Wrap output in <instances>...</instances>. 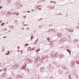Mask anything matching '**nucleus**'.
Masks as SVG:
<instances>
[{
  "label": "nucleus",
  "instance_id": "nucleus-21",
  "mask_svg": "<svg viewBox=\"0 0 79 79\" xmlns=\"http://www.w3.org/2000/svg\"><path fill=\"white\" fill-rule=\"evenodd\" d=\"M55 8V7L54 6H52V7H51L49 8V9H53V8Z\"/></svg>",
  "mask_w": 79,
  "mask_h": 79
},
{
  "label": "nucleus",
  "instance_id": "nucleus-37",
  "mask_svg": "<svg viewBox=\"0 0 79 79\" xmlns=\"http://www.w3.org/2000/svg\"><path fill=\"white\" fill-rule=\"evenodd\" d=\"M32 39H33V36H31V40H32Z\"/></svg>",
  "mask_w": 79,
  "mask_h": 79
},
{
  "label": "nucleus",
  "instance_id": "nucleus-15",
  "mask_svg": "<svg viewBox=\"0 0 79 79\" xmlns=\"http://www.w3.org/2000/svg\"><path fill=\"white\" fill-rule=\"evenodd\" d=\"M66 74L67 76H68V75H69V72H66Z\"/></svg>",
  "mask_w": 79,
  "mask_h": 79
},
{
  "label": "nucleus",
  "instance_id": "nucleus-30",
  "mask_svg": "<svg viewBox=\"0 0 79 79\" xmlns=\"http://www.w3.org/2000/svg\"><path fill=\"white\" fill-rule=\"evenodd\" d=\"M50 79H54V78H53V77H51L50 78Z\"/></svg>",
  "mask_w": 79,
  "mask_h": 79
},
{
  "label": "nucleus",
  "instance_id": "nucleus-1",
  "mask_svg": "<svg viewBox=\"0 0 79 79\" xmlns=\"http://www.w3.org/2000/svg\"><path fill=\"white\" fill-rule=\"evenodd\" d=\"M58 56V53H56L55 54L53 52H52L51 56V58H54V57H55V58H57Z\"/></svg>",
  "mask_w": 79,
  "mask_h": 79
},
{
  "label": "nucleus",
  "instance_id": "nucleus-56",
  "mask_svg": "<svg viewBox=\"0 0 79 79\" xmlns=\"http://www.w3.org/2000/svg\"><path fill=\"white\" fill-rule=\"evenodd\" d=\"M5 31H7V29L5 28Z\"/></svg>",
  "mask_w": 79,
  "mask_h": 79
},
{
  "label": "nucleus",
  "instance_id": "nucleus-57",
  "mask_svg": "<svg viewBox=\"0 0 79 79\" xmlns=\"http://www.w3.org/2000/svg\"><path fill=\"white\" fill-rule=\"evenodd\" d=\"M40 27H41V26H39V28H40Z\"/></svg>",
  "mask_w": 79,
  "mask_h": 79
},
{
  "label": "nucleus",
  "instance_id": "nucleus-59",
  "mask_svg": "<svg viewBox=\"0 0 79 79\" xmlns=\"http://www.w3.org/2000/svg\"><path fill=\"white\" fill-rule=\"evenodd\" d=\"M38 21H40V19H39Z\"/></svg>",
  "mask_w": 79,
  "mask_h": 79
},
{
  "label": "nucleus",
  "instance_id": "nucleus-47",
  "mask_svg": "<svg viewBox=\"0 0 79 79\" xmlns=\"http://www.w3.org/2000/svg\"><path fill=\"white\" fill-rule=\"evenodd\" d=\"M18 49H19V48H20L19 46H18Z\"/></svg>",
  "mask_w": 79,
  "mask_h": 79
},
{
  "label": "nucleus",
  "instance_id": "nucleus-43",
  "mask_svg": "<svg viewBox=\"0 0 79 79\" xmlns=\"http://www.w3.org/2000/svg\"><path fill=\"white\" fill-rule=\"evenodd\" d=\"M7 69L6 68H5V69L4 70H5V71H6V70Z\"/></svg>",
  "mask_w": 79,
  "mask_h": 79
},
{
  "label": "nucleus",
  "instance_id": "nucleus-10",
  "mask_svg": "<svg viewBox=\"0 0 79 79\" xmlns=\"http://www.w3.org/2000/svg\"><path fill=\"white\" fill-rule=\"evenodd\" d=\"M71 64L72 65H74V64H75V62L72 61L71 62Z\"/></svg>",
  "mask_w": 79,
  "mask_h": 79
},
{
  "label": "nucleus",
  "instance_id": "nucleus-31",
  "mask_svg": "<svg viewBox=\"0 0 79 79\" xmlns=\"http://www.w3.org/2000/svg\"><path fill=\"white\" fill-rule=\"evenodd\" d=\"M11 27L12 29H13V28H14V26L12 25L11 26Z\"/></svg>",
  "mask_w": 79,
  "mask_h": 79
},
{
  "label": "nucleus",
  "instance_id": "nucleus-33",
  "mask_svg": "<svg viewBox=\"0 0 79 79\" xmlns=\"http://www.w3.org/2000/svg\"><path fill=\"white\" fill-rule=\"evenodd\" d=\"M39 51H40V49H38V50H37L36 52H39Z\"/></svg>",
  "mask_w": 79,
  "mask_h": 79
},
{
  "label": "nucleus",
  "instance_id": "nucleus-49",
  "mask_svg": "<svg viewBox=\"0 0 79 79\" xmlns=\"http://www.w3.org/2000/svg\"><path fill=\"white\" fill-rule=\"evenodd\" d=\"M69 32H71V31L70 30H69Z\"/></svg>",
  "mask_w": 79,
  "mask_h": 79
},
{
  "label": "nucleus",
  "instance_id": "nucleus-24",
  "mask_svg": "<svg viewBox=\"0 0 79 79\" xmlns=\"http://www.w3.org/2000/svg\"><path fill=\"white\" fill-rule=\"evenodd\" d=\"M28 45H29V44H26L25 45V47H26V46H27Z\"/></svg>",
  "mask_w": 79,
  "mask_h": 79
},
{
  "label": "nucleus",
  "instance_id": "nucleus-55",
  "mask_svg": "<svg viewBox=\"0 0 79 79\" xmlns=\"http://www.w3.org/2000/svg\"><path fill=\"white\" fill-rule=\"evenodd\" d=\"M31 79H34V78L33 77H32L31 78Z\"/></svg>",
  "mask_w": 79,
  "mask_h": 79
},
{
  "label": "nucleus",
  "instance_id": "nucleus-26",
  "mask_svg": "<svg viewBox=\"0 0 79 79\" xmlns=\"http://www.w3.org/2000/svg\"><path fill=\"white\" fill-rule=\"evenodd\" d=\"M71 75H69V79H71Z\"/></svg>",
  "mask_w": 79,
  "mask_h": 79
},
{
  "label": "nucleus",
  "instance_id": "nucleus-7",
  "mask_svg": "<svg viewBox=\"0 0 79 79\" xmlns=\"http://www.w3.org/2000/svg\"><path fill=\"white\" fill-rule=\"evenodd\" d=\"M17 6L19 8H20L22 7V5L20 3Z\"/></svg>",
  "mask_w": 79,
  "mask_h": 79
},
{
  "label": "nucleus",
  "instance_id": "nucleus-44",
  "mask_svg": "<svg viewBox=\"0 0 79 79\" xmlns=\"http://www.w3.org/2000/svg\"><path fill=\"white\" fill-rule=\"evenodd\" d=\"M39 10H42V9L40 8H39Z\"/></svg>",
  "mask_w": 79,
  "mask_h": 79
},
{
  "label": "nucleus",
  "instance_id": "nucleus-46",
  "mask_svg": "<svg viewBox=\"0 0 79 79\" xmlns=\"http://www.w3.org/2000/svg\"><path fill=\"white\" fill-rule=\"evenodd\" d=\"M23 26H27V25L25 24L23 25Z\"/></svg>",
  "mask_w": 79,
  "mask_h": 79
},
{
  "label": "nucleus",
  "instance_id": "nucleus-9",
  "mask_svg": "<svg viewBox=\"0 0 79 79\" xmlns=\"http://www.w3.org/2000/svg\"><path fill=\"white\" fill-rule=\"evenodd\" d=\"M39 39V38H38L36 40L34 44V45H36L37 44V41H38V40Z\"/></svg>",
  "mask_w": 79,
  "mask_h": 79
},
{
  "label": "nucleus",
  "instance_id": "nucleus-19",
  "mask_svg": "<svg viewBox=\"0 0 79 79\" xmlns=\"http://www.w3.org/2000/svg\"><path fill=\"white\" fill-rule=\"evenodd\" d=\"M28 60H29V62H32V60H31V59H28Z\"/></svg>",
  "mask_w": 79,
  "mask_h": 79
},
{
  "label": "nucleus",
  "instance_id": "nucleus-58",
  "mask_svg": "<svg viewBox=\"0 0 79 79\" xmlns=\"http://www.w3.org/2000/svg\"><path fill=\"white\" fill-rule=\"evenodd\" d=\"M41 19V20H42V19H43L41 18V19Z\"/></svg>",
  "mask_w": 79,
  "mask_h": 79
},
{
  "label": "nucleus",
  "instance_id": "nucleus-48",
  "mask_svg": "<svg viewBox=\"0 0 79 79\" xmlns=\"http://www.w3.org/2000/svg\"><path fill=\"white\" fill-rule=\"evenodd\" d=\"M20 52H21V53H22L23 52V51L21 50V51H20Z\"/></svg>",
  "mask_w": 79,
  "mask_h": 79
},
{
  "label": "nucleus",
  "instance_id": "nucleus-36",
  "mask_svg": "<svg viewBox=\"0 0 79 79\" xmlns=\"http://www.w3.org/2000/svg\"><path fill=\"white\" fill-rule=\"evenodd\" d=\"M45 57L47 58H48L49 57L48 56H45Z\"/></svg>",
  "mask_w": 79,
  "mask_h": 79
},
{
  "label": "nucleus",
  "instance_id": "nucleus-62",
  "mask_svg": "<svg viewBox=\"0 0 79 79\" xmlns=\"http://www.w3.org/2000/svg\"><path fill=\"white\" fill-rule=\"evenodd\" d=\"M49 41H50V40H48V42H49Z\"/></svg>",
  "mask_w": 79,
  "mask_h": 79
},
{
  "label": "nucleus",
  "instance_id": "nucleus-32",
  "mask_svg": "<svg viewBox=\"0 0 79 79\" xmlns=\"http://www.w3.org/2000/svg\"><path fill=\"white\" fill-rule=\"evenodd\" d=\"M16 13H17L16 11L14 12V15H16Z\"/></svg>",
  "mask_w": 79,
  "mask_h": 79
},
{
  "label": "nucleus",
  "instance_id": "nucleus-14",
  "mask_svg": "<svg viewBox=\"0 0 79 79\" xmlns=\"http://www.w3.org/2000/svg\"><path fill=\"white\" fill-rule=\"evenodd\" d=\"M40 70H41V72H42V71H44V67H41Z\"/></svg>",
  "mask_w": 79,
  "mask_h": 79
},
{
  "label": "nucleus",
  "instance_id": "nucleus-39",
  "mask_svg": "<svg viewBox=\"0 0 79 79\" xmlns=\"http://www.w3.org/2000/svg\"><path fill=\"white\" fill-rule=\"evenodd\" d=\"M74 42H77L76 40H74Z\"/></svg>",
  "mask_w": 79,
  "mask_h": 79
},
{
  "label": "nucleus",
  "instance_id": "nucleus-52",
  "mask_svg": "<svg viewBox=\"0 0 79 79\" xmlns=\"http://www.w3.org/2000/svg\"><path fill=\"white\" fill-rule=\"evenodd\" d=\"M50 2V3H53V1H51Z\"/></svg>",
  "mask_w": 79,
  "mask_h": 79
},
{
  "label": "nucleus",
  "instance_id": "nucleus-5",
  "mask_svg": "<svg viewBox=\"0 0 79 79\" xmlns=\"http://www.w3.org/2000/svg\"><path fill=\"white\" fill-rule=\"evenodd\" d=\"M20 77H22V75H18L16 76V78L17 79H19Z\"/></svg>",
  "mask_w": 79,
  "mask_h": 79
},
{
  "label": "nucleus",
  "instance_id": "nucleus-12",
  "mask_svg": "<svg viewBox=\"0 0 79 79\" xmlns=\"http://www.w3.org/2000/svg\"><path fill=\"white\" fill-rule=\"evenodd\" d=\"M19 4H20V3H19L18 2H17L15 3V5H16V6H18Z\"/></svg>",
  "mask_w": 79,
  "mask_h": 79
},
{
  "label": "nucleus",
  "instance_id": "nucleus-22",
  "mask_svg": "<svg viewBox=\"0 0 79 79\" xmlns=\"http://www.w3.org/2000/svg\"><path fill=\"white\" fill-rule=\"evenodd\" d=\"M45 2V0H42L41 1H40L38 2V3H39L40 2Z\"/></svg>",
  "mask_w": 79,
  "mask_h": 79
},
{
  "label": "nucleus",
  "instance_id": "nucleus-51",
  "mask_svg": "<svg viewBox=\"0 0 79 79\" xmlns=\"http://www.w3.org/2000/svg\"><path fill=\"white\" fill-rule=\"evenodd\" d=\"M26 16L25 15L24 16V18H26Z\"/></svg>",
  "mask_w": 79,
  "mask_h": 79
},
{
  "label": "nucleus",
  "instance_id": "nucleus-64",
  "mask_svg": "<svg viewBox=\"0 0 79 79\" xmlns=\"http://www.w3.org/2000/svg\"><path fill=\"white\" fill-rule=\"evenodd\" d=\"M2 69H0V71H2Z\"/></svg>",
  "mask_w": 79,
  "mask_h": 79
},
{
  "label": "nucleus",
  "instance_id": "nucleus-61",
  "mask_svg": "<svg viewBox=\"0 0 79 79\" xmlns=\"http://www.w3.org/2000/svg\"><path fill=\"white\" fill-rule=\"evenodd\" d=\"M38 6V7H39V6Z\"/></svg>",
  "mask_w": 79,
  "mask_h": 79
},
{
  "label": "nucleus",
  "instance_id": "nucleus-63",
  "mask_svg": "<svg viewBox=\"0 0 79 79\" xmlns=\"http://www.w3.org/2000/svg\"><path fill=\"white\" fill-rule=\"evenodd\" d=\"M31 11H34V10H32Z\"/></svg>",
  "mask_w": 79,
  "mask_h": 79
},
{
  "label": "nucleus",
  "instance_id": "nucleus-16",
  "mask_svg": "<svg viewBox=\"0 0 79 79\" xmlns=\"http://www.w3.org/2000/svg\"><path fill=\"white\" fill-rule=\"evenodd\" d=\"M20 59L21 60H24V57H20Z\"/></svg>",
  "mask_w": 79,
  "mask_h": 79
},
{
  "label": "nucleus",
  "instance_id": "nucleus-23",
  "mask_svg": "<svg viewBox=\"0 0 79 79\" xmlns=\"http://www.w3.org/2000/svg\"><path fill=\"white\" fill-rule=\"evenodd\" d=\"M63 69H64L65 70H66V69H68L66 68V67H63Z\"/></svg>",
  "mask_w": 79,
  "mask_h": 79
},
{
  "label": "nucleus",
  "instance_id": "nucleus-29",
  "mask_svg": "<svg viewBox=\"0 0 79 79\" xmlns=\"http://www.w3.org/2000/svg\"><path fill=\"white\" fill-rule=\"evenodd\" d=\"M4 24H5V23H2V24H1V26H3V25H4Z\"/></svg>",
  "mask_w": 79,
  "mask_h": 79
},
{
  "label": "nucleus",
  "instance_id": "nucleus-40",
  "mask_svg": "<svg viewBox=\"0 0 79 79\" xmlns=\"http://www.w3.org/2000/svg\"><path fill=\"white\" fill-rule=\"evenodd\" d=\"M3 38L4 39H5V38H6V36H4V37H3Z\"/></svg>",
  "mask_w": 79,
  "mask_h": 79
},
{
  "label": "nucleus",
  "instance_id": "nucleus-6",
  "mask_svg": "<svg viewBox=\"0 0 79 79\" xmlns=\"http://www.w3.org/2000/svg\"><path fill=\"white\" fill-rule=\"evenodd\" d=\"M58 71L61 74H63V70H61V69H59L58 70Z\"/></svg>",
  "mask_w": 79,
  "mask_h": 79
},
{
  "label": "nucleus",
  "instance_id": "nucleus-4",
  "mask_svg": "<svg viewBox=\"0 0 79 79\" xmlns=\"http://www.w3.org/2000/svg\"><path fill=\"white\" fill-rule=\"evenodd\" d=\"M18 67H19V65L16 64L15 65V66L13 67V69H17V68H18Z\"/></svg>",
  "mask_w": 79,
  "mask_h": 79
},
{
  "label": "nucleus",
  "instance_id": "nucleus-3",
  "mask_svg": "<svg viewBox=\"0 0 79 79\" xmlns=\"http://www.w3.org/2000/svg\"><path fill=\"white\" fill-rule=\"evenodd\" d=\"M67 40V39L66 38H63L62 40H60V43H62L63 42H65V41H66V40Z\"/></svg>",
  "mask_w": 79,
  "mask_h": 79
},
{
  "label": "nucleus",
  "instance_id": "nucleus-50",
  "mask_svg": "<svg viewBox=\"0 0 79 79\" xmlns=\"http://www.w3.org/2000/svg\"><path fill=\"white\" fill-rule=\"evenodd\" d=\"M2 7L0 6V9H1V8H2Z\"/></svg>",
  "mask_w": 79,
  "mask_h": 79
},
{
  "label": "nucleus",
  "instance_id": "nucleus-18",
  "mask_svg": "<svg viewBox=\"0 0 79 79\" xmlns=\"http://www.w3.org/2000/svg\"><path fill=\"white\" fill-rule=\"evenodd\" d=\"M7 14L8 15H12V14H11V13L8 12L7 13Z\"/></svg>",
  "mask_w": 79,
  "mask_h": 79
},
{
  "label": "nucleus",
  "instance_id": "nucleus-53",
  "mask_svg": "<svg viewBox=\"0 0 79 79\" xmlns=\"http://www.w3.org/2000/svg\"><path fill=\"white\" fill-rule=\"evenodd\" d=\"M76 40V42H78V40Z\"/></svg>",
  "mask_w": 79,
  "mask_h": 79
},
{
  "label": "nucleus",
  "instance_id": "nucleus-8",
  "mask_svg": "<svg viewBox=\"0 0 79 79\" xmlns=\"http://www.w3.org/2000/svg\"><path fill=\"white\" fill-rule=\"evenodd\" d=\"M40 60V57L39 56H38L36 58V60H35V61H37V62L38 60Z\"/></svg>",
  "mask_w": 79,
  "mask_h": 79
},
{
  "label": "nucleus",
  "instance_id": "nucleus-35",
  "mask_svg": "<svg viewBox=\"0 0 79 79\" xmlns=\"http://www.w3.org/2000/svg\"><path fill=\"white\" fill-rule=\"evenodd\" d=\"M7 1L9 3H10V2H11V1L10 0H7Z\"/></svg>",
  "mask_w": 79,
  "mask_h": 79
},
{
  "label": "nucleus",
  "instance_id": "nucleus-42",
  "mask_svg": "<svg viewBox=\"0 0 79 79\" xmlns=\"http://www.w3.org/2000/svg\"><path fill=\"white\" fill-rule=\"evenodd\" d=\"M5 50V49H2V52H3V51Z\"/></svg>",
  "mask_w": 79,
  "mask_h": 79
},
{
  "label": "nucleus",
  "instance_id": "nucleus-2",
  "mask_svg": "<svg viewBox=\"0 0 79 79\" xmlns=\"http://www.w3.org/2000/svg\"><path fill=\"white\" fill-rule=\"evenodd\" d=\"M26 64H23V66L22 67V69H24L25 71H28V72H29V70H28V69H26Z\"/></svg>",
  "mask_w": 79,
  "mask_h": 79
},
{
  "label": "nucleus",
  "instance_id": "nucleus-28",
  "mask_svg": "<svg viewBox=\"0 0 79 79\" xmlns=\"http://www.w3.org/2000/svg\"><path fill=\"white\" fill-rule=\"evenodd\" d=\"M76 63L77 64H79V60H78V61H76Z\"/></svg>",
  "mask_w": 79,
  "mask_h": 79
},
{
  "label": "nucleus",
  "instance_id": "nucleus-34",
  "mask_svg": "<svg viewBox=\"0 0 79 79\" xmlns=\"http://www.w3.org/2000/svg\"><path fill=\"white\" fill-rule=\"evenodd\" d=\"M16 15H17V16H18V15H19V13H18V12H17L16 14Z\"/></svg>",
  "mask_w": 79,
  "mask_h": 79
},
{
  "label": "nucleus",
  "instance_id": "nucleus-20",
  "mask_svg": "<svg viewBox=\"0 0 79 79\" xmlns=\"http://www.w3.org/2000/svg\"><path fill=\"white\" fill-rule=\"evenodd\" d=\"M67 51L69 53V54H71V51L70 50H69L68 49H67Z\"/></svg>",
  "mask_w": 79,
  "mask_h": 79
},
{
  "label": "nucleus",
  "instance_id": "nucleus-27",
  "mask_svg": "<svg viewBox=\"0 0 79 79\" xmlns=\"http://www.w3.org/2000/svg\"><path fill=\"white\" fill-rule=\"evenodd\" d=\"M18 23V20H17L15 21V23Z\"/></svg>",
  "mask_w": 79,
  "mask_h": 79
},
{
  "label": "nucleus",
  "instance_id": "nucleus-60",
  "mask_svg": "<svg viewBox=\"0 0 79 79\" xmlns=\"http://www.w3.org/2000/svg\"><path fill=\"white\" fill-rule=\"evenodd\" d=\"M22 29H23V30H24V28H22Z\"/></svg>",
  "mask_w": 79,
  "mask_h": 79
},
{
  "label": "nucleus",
  "instance_id": "nucleus-11",
  "mask_svg": "<svg viewBox=\"0 0 79 79\" xmlns=\"http://www.w3.org/2000/svg\"><path fill=\"white\" fill-rule=\"evenodd\" d=\"M57 35L58 37H61L62 35V34H57Z\"/></svg>",
  "mask_w": 79,
  "mask_h": 79
},
{
  "label": "nucleus",
  "instance_id": "nucleus-13",
  "mask_svg": "<svg viewBox=\"0 0 79 79\" xmlns=\"http://www.w3.org/2000/svg\"><path fill=\"white\" fill-rule=\"evenodd\" d=\"M59 57L60 58H61V57H60V56H61V58H63V57L64 56V55H60L59 56Z\"/></svg>",
  "mask_w": 79,
  "mask_h": 79
},
{
  "label": "nucleus",
  "instance_id": "nucleus-17",
  "mask_svg": "<svg viewBox=\"0 0 79 79\" xmlns=\"http://www.w3.org/2000/svg\"><path fill=\"white\" fill-rule=\"evenodd\" d=\"M10 54V51H8L7 53H5V55H9Z\"/></svg>",
  "mask_w": 79,
  "mask_h": 79
},
{
  "label": "nucleus",
  "instance_id": "nucleus-38",
  "mask_svg": "<svg viewBox=\"0 0 79 79\" xmlns=\"http://www.w3.org/2000/svg\"><path fill=\"white\" fill-rule=\"evenodd\" d=\"M65 30H66V31H68V28H66L65 29Z\"/></svg>",
  "mask_w": 79,
  "mask_h": 79
},
{
  "label": "nucleus",
  "instance_id": "nucleus-54",
  "mask_svg": "<svg viewBox=\"0 0 79 79\" xmlns=\"http://www.w3.org/2000/svg\"><path fill=\"white\" fill-rule=\"evenodd\" d=\"M36 76H38V78L39 77V75H36Z\"/></svg>",
  "mask_w": 79,
  "mask_h": 79
},
{
  "label": "nucleus",
  "instance_id": "nucleus-41",
  "mask_svg": "<svg viewBox=\"0 0 79 79\" xmlns=\"http://www.w3.org/2000/svg\"><path fill=\"white\" fill-rule=\"evenodd\" d=\"M24 23V22H22V24H23Z\"/></svg>",
  "mask_w": 79,
  "mask_h": 79
},
{
  "label": "nucleus",
  "instance_id": "nucleus-45",
  "mask_svg": "<svg viewBox=\"0 0 79 79\" xmlns=\"http://www.w3.org/2000/svg\"><path fill=\"white\" fill-rule=\"evenodd\" d=\"M50 38H47V40H50Z\"/></svg>",
  "mask_w": 79,
  "mask_h": 79
},
{
  "label": "nucleus",
  "instance_id": "nucleus-25",
  "mask_svg": "<svg viewBox=\"0 0 79 79\" xmlns=\"http://www.w3.org/2000/svg\"><path fill=\"white\" fill-rule=\"evenodd\" d=\"M54 4H56V1H53L52 2Z\"/></svg>",
  "mask_w": 79,
  "mask_h": 79
}]
</instances>
